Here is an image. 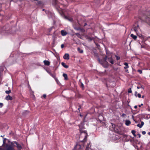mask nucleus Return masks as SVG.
<instances>
[{"instance_id":"f257e3e1","label":"nucleus","mask_w":150,"mask_h":150,"mask_svg":"<svg viewBox=\"0 0 150 150\" xmlns=\"http://www.w3.org/2000/svg\"><path fill=\"white\" fill-rule=\"evenodd\" d=\"M3 146L5 150H16L14 146H16L18 150H21L22 149L21 145L16 141L12 142L9 144L6 143L4 140H3Z\"/></svg>"},{"instance_id":"f03ea898","label":"nucleus","mask_w":150,"mask_h":150,"mask_svg":"<svg viewBox=\"0 0 150 150\" xmlns=\"http://www.w3.org/2000/svg\"><path fill=\"white\" fill-rule=\"evenodd\" d=\"M76 1V0H53L52 2V5L58 10L59 9H62V6H67L66 2H70Z\"/></svg>"},{"instance_id":"7ed1b4c3","label":"nucleus","mask_w":150,"mask_h":150,"mask_svg":"<svg viewBox=\"0 0 150 150\" xmlns=\"http://www.w3.org/2000/svg\"><path fill=\"white\" fill-rule=\"evenodd\" d=\"M108 58L107 56H106L103 59L98 58V60L99 63L105 68H107L108 66V62L106 61Z\"/></svg>"},{"instance_id":"20e7f679","label":"nucleus","mask_w":150,"mask_h":150,"mask_svg":"<svg viewBox=\"0 0 150 150\" xmlns=\"http://www.w3.org/2000/svg\"><path fill=\"white\" fill-rule=\"evenodd\" d=\"M80 132L81 134L79 136V139H83V140H80V141L82 142H86V141L88 135L87 132L86 131H82L80 130Z\"/></svg>"},{"instance_id":"39448f33","label":"nucleus","mask_w":150,"mask_h":150,"mask_svg":"<svg viewBox=\"0 0 150 150\" xmlns=\"http://www.w3.org/2000/svg\"><path fill=\"white\" fill-rule=\"evenodd\" d=\"M78 23L80 26H85L87 25V23L85 22L84 20L82 21L80 19V21H78Z\"/></svg>"},{"instance_id":"423d86ee","label":"nucleus","mask_w":150,"mask_h":150,"mask_svg":"<svg viewBox=\"0 0 150 150\" xmlns=\"http://www.w3.org/2000/svg\"><path fill=\"white\" fill-rule=\"evenodd\" d=\"M5 68L4 67H0V75L3 74L4 71V69Z\"/></svg>"},{"instance_id":"0eeeda50","label":"nucleus","mask_w":150,"mask_h":150,"mask_svg":"<svg viewBox=\"0 0 150 150\" xmlns=\"http://www.w3.org/2000/svg\"><path fill=\"white\" fill-rule=\"evenodd\" d=\"M61 33L62 36H64L67 35V32L64 30H62L61 31Z\"/></svg>"},{"instance_id":"6e6552de","label":"nucleus","mask_w":150,"mask_h":150,"mask_svg":"<svg viewBox=\"0 0 150 150\" xmlns=\"http://www.w3.org/2000/svg\"><path fill=\"white\" fill-rule=\"evenodd\" d=\"M64 59H65L68 60L69 59V54H65L63 57Z\"/></svg>"},{"instance_id":"1a4fd4ad","label":"nucleus","mask_w":150,"mask_h":150,"mask_svg":"<svg viewBox=\"0 0 150 150\" xmlns=\"http://www.w3.org/2000/svg\"><path fill=\"white\" fill-rule=\"evenodd\" d=\"M108 61L111 64H113L114 63V60L112 57L108 58Z\"/></svg>"},{"instance_id":"9d476101","label":"nucleus","mask_w":150,"mask_h":150,"mask_svg":"<svg viewBox=\"0 0 150 150\" xmlns=\"http://www.w3.org/2000/svg\"><path fill=\"white\" fill-rule=\"evenodd\" d=\"M146 22L149 25H150V18L148 17H146L145 20Z\"/></svg>"},{"instance_id":"9b49d317","label":"nucleus","mask_w":150,"mask_h":150,"mask_svg":"<svg viewBox=\"0 0 150 150\" xmlns=\"http://www.w3.org/2000/svg\"><path fill=\"white\" fill-rule=\"evenodd\" d=\"M5 99L8 100H13V98L11 96H10L8 95L6 97Z\"/></svg>"},{"instance_id":"f8f14e48","label":"nucleus","mask_w":150,"mask_h":150,"mask_svg":"<svg viewBox=\"0 0 150 150\" xmlns=\"http://www.w3.org/2000/svg\"><path fill=\"white\" fill-rule=\"evenodd\" d=\"M86 38L89 41H91L94 39V38L93 37H91L88 35L86 36Z\"/></svg>"},{"instance_id":"ddd939ff","label":"nucleus","mask_w":150,"mask_h":150,"mask_svg":"<svg viewBox=\"0 0 150 150\" xmlns=\"http://www.w3.org/2000/svg\"><path fill=\"white\" fill-rule=\"evenodd\" d=\"M52 77L55 79L56 81V82L59 85H61V83L59 81L58 79L55 78V76H52Z\"/></svg>"},{"instance_id":"4468645a","label":"nucleus","mask_w":150,"mask_h":150,"mask_svg":"<svg viewBox=\"0 0 150 150\" xmlns=\"http://www.w3.org/2000/svg\"><path fill=\"white\" fill-rule=\"evenodd\" d=\"M144 124V122L143 121H141V124H138L137 125V126L138 127H139L140 128H141L143 126Z\"/></svg>"},{"instance_id":"2eb2a0df","label":"nucleus","mask_w":150,"mask_h":150,"mask_svg":"<svg viewBox=\"0 0 150 150\" xmlns=\"http://www.w3.org/2000/svg\"><path fill=\"white\" fill-rule=\"evenodd\" d=\"M134 95L136 97H138L139 98L141 97V95L140 93H138L137 91H135L134 93Z\"/></svg>"},{"instance_id":"dca6fc26","label":"nucleus","mask_w":150,"mask_h":150,"mask_svg":"<svg viewBox=\"0 0 150 150\" xmlns=\"http://www.w3.org/2000/svg\"><path fill=\"white\" fill-rule=\"evenodd\" d=\"M45 65L49 66L50 64V62L47 60H44L43 62Z\"/></svg>"},{"instance_id":"f3484780","label":"nucleus","mask_w":150,"mask_h":150,"mask_svg":"<svg viewBox=\"0 0 150 150\" xmlns=\"http://www.w3.org/2000/svg\"><path fill=\"white\" fill-rule=\"evenodd\" d=\"M125 122V124L127 126H129L131 123L130 121L129 120H126Z\"/></svg>"},{"instance_id":"a211bd4d","label":"nucleus","mask_w":150,"mask_h":150,"mask_svg":"<svg viewBox=\"0 0 150 150\" xmlns=\"http://www.w3.org/2000/svg\"><path fill=\"white\" fill-rule=\"evenodd\" d=\"M91 146V145H90V143H88L86 146V149L85 150H89Z\"/></svg>"},{"instance_id":"6ab92c4d","label":"nucleus","mask_w":150,"mask_h":150,"mask_svg":"<svg viewBox=\"0 0 150 150\" xmlns=\"http://www.w3.org/2000/svg\"><path fill=\"white\" fill-rule=\"evenodd\" d=\"M124 65H125V67H124V68L125 69H127L129 67L128 66V64L127 63L125 62L124 63Z\"/></svg>"},{"instance_id":"aec40b11","label":"nucleus","mask_w":150,"mask_h":150,"mask_svg":"<svg viewBox=\"0 0 150 150\" xmlns=\"http://www.w3.org/2000/svg\"><path fill=\"white\" fill-rule=\"evenodd\" d=\"M130 36L131 37H132L133 39L135 40L137 38V37L135 35H134L133 34H132L130 35Z\"/></svg>"},{"instance_id":"412c9836","label":"nucleus","mask_w":150,"mask_h":150,"mask_svg":"<svg viewBox=\"0 0 150 150\" xmlns=\"http://www.w3.org/2000/svg\"><path fill=\"white\" fill-rule=\"evenodd\" d=\"M61 64H62V65L65 68H67L68 67V65H67L66 64H65L63 62H62L61 63Z\"/></svg>"},{"instance_id":"4be33fe9","label":"nucleus","mask_w":150,"mask_h":150,"mask_svg":"<svg viewBox=\"0 0 150 150\" xmlns=\"http://www.w3.org/2000/svg\"><path fill=\"white\" fill-rule=\"evenodd\" d=\"M77 50L80 53H82L83 52V50L80 49V48H79V47L78 48Z\"/></svg>"},{"instance_id":"5701e85b","label":"nucleus","mask_w":150,"mask_h":150,"mask_svg":"<svg viewBox=\"0 0 150 150\" xmlns=\"http://www.w3.org/2000/svg\"><path fill=\"white\" fill-rule=\"evenodd\" d=\"M131 132L132 134H133V135L135 137H136V135L135 134V133L136 132V131L135 130H132V131Z\"/></svg>"},{"instance_id":"b1692460","label":"nucleus","mask_w":150,"mask_h":150,"mask_svg":"<svg viewBox=\"0 0 150 150\" xmlns=\"http://www.w3.org/2000/svg\"><path fill=\"white\" fill-rule=\"evenodd\" d=\"M78 147L79 149H80L81 147V146L80 145L78 144L76 145V146H75L74 148V149H76V147Z\"/></svg>"},{"instance_id":"393cba45","label":"nucleus","mask_w":150,"mask_h":150,"mask_svg":"<svg viewBox=\"0 0 150 150\" xmlns=\"http://www.w3.org/2000/svg\"><path fill=\"white\" fill-rule=\"evenodd\" d=\"M81 83V84L80 86V87L81 88H82V90H83L84 88V85L82 83Z\"/></svg>"},{"instance_id":"a878e982","label":"nucleus","mask_w":150,"mask_h":150,"mask_svg":"<svg viewBox=\"0 0 150 150\" xmlns=\"http://www.w3.org/2000/svg\"><path fill=\"white\" fill-rule=\"evenodd\" d=\"M35 1H37V4L38 5H40L41 4V2L40 1H39L38 0H34Z\"/></svg>"},{"instance_id":"bb28decb","label":"nucleus","mask_w":150,"mask_h":150,"mask_svg":"<svg viewBox=\"0 0 150 150\" xmlns=\"http://www.w3.org/2000/svg\"><path fill=\"white\" fill-rule=\"evenodd\" d=\"M116 59L117 60H119L120 59V57L119 56H118L117 55H115Z\"/></svg>"},{"instance_id":"cd10ccee","label":"nucleus","mask_w":150,"mask_h":150,"mask_svg":"<svg viewBox=\"0 0 150 150\" xmlns=\"http://www.w3.org/2000/svg\"><path fill=\"white\" fill-rule=\"evenodd\" d=\"M11 92V91L10 90H9L8 91H5V93L8 94H9Z\"/></svg>"},{"instance_id":"c85d7f7f","label":"nucleus","mask_w":150,"mask_h":150,"mask_svg":"<svg viewBox=\"0 0 150 150\" xmlns=\"http://www.w3.org/2000/svg\"><path fill=\"white\" fill-rule=\"evenodd\" d=\"M75 35H76L78 38H80L81 37V35L78 33H75Z\"/></svg>"},{"instance_id":"c756f323","label":"nucleus","mask_w":150,"mask_h":150,"mask_svg":"<svg viewBox=\"0 0 150 150\" xmlns=\"http://www.w3.org/2000/svg\"><path fill=\"white\" fill-rule=\"evenodd\" d=\"M74 29L77 30H79L80 29V28L79 27H75Z\"/></svg>"},{"instance_id":"7c9ffc66","label":"nucleus","mask_w":150,"mask_h":150,"mask_svg":"<svg viewBox=\"0 0 150 150\" xmlns=\"http://www.w3.org/2000/svg\"><path fill=\"white\" fill-rule=\"evenodd\" d=\"M137 72H138L140 74H142V70H137Z\"/></svg>"},{"instance_id":"2f4dec72","label":"nucleus","mask_w":150,"mask_h":150,"mask_svg":"<svg viewBox=\"0 0 150 150\" xmlns=\"http://www.w3.org/2000/svg\"><path fill=\"white\" fill-rule=\"evenodd\" d=\"M139 28V26L138 25L137 27L136 28V27H135L134 28V30L136 32L137 31V28Z\"/></svg>"},{"instance_id":"473e14b6","label":"nucleus","mask_w":150,"mask_h":150,"mask_svg":"<svg viewBox=\"0 0 150 150\" xmlns=\"http://www.w3.org/2000/svg\"><path fill=\"white\" fill-rule=\"evenodd\" d=\"M64 78V79L65 80H67L68 79V77H67V76H63Z\"/></svg>"},{"instance_id":"72a5a7b5","label":"nucleus","mask_w":150,"mask_h":150,"mask_svg":"<svg viewBox=\"0 0 150 150\" xmlns=\"http://www.w3.org/2000/svg\"><path fill=\"white\" fill-rule=\"evenodd\" d=\"M4 105V104L3 103H0V107L1 108Z\"/></svg>"},{"instance_id":"f704fd0d","label":"nucleus","mask_w":150,"mask_h":150,"mask_svg":"<svg viewBox=\"0 0 150 150\" xmlns=\"http://www.w3.org/2000/svg\"><path fill=\"white\" fill-rule=\"evenodd\" d=\"M46 96V94H43V96H42L41 98H42V97H43L45 98Z\"/></svg>"},{"instance_id":"c9c22d12","label":"nucleus","mask_w":150,"mask_h":150,"mask_svg":"<svg viewBox=\"0 0 150 150\" xmlns=\"http://www.w3.org/2000/svg\"><path fill=\"white\" fill-rule=\"evenodd\" d=\"M81 108V106L80 105H79V108H78V109L79 110V111H80V109Z\"/></svg>"},{"instance_id":"e433bc0d","label":"nucleus","mask_w":150,"mask_h":150,"mask_svg":"<svg viewBox=\"0 0 150 150\" xmlns=\"http://www.w3.org/2000/svg\"><path fill=\"white\" fill-rule=\"evenodd\" d=\"M61 48H63L64 47V45L63 44H62L61 45Z\"/></svg>"},{"instance_id":"4c0bfd02","label":"nucleus","mask_w":150,"mask_h":150,"mask_svg":"<svg viewBox=\"0 0 150 150\" xmlns=\"http://www.w3.org/2000/svg\"><path fill=\"white\" fill-rule=\"evenodd\" d=\"M130 90H129L128 91V92L129 93H132V90H131V89L130 88Z\"/></svg>"},{"instance_id":"58836bf2","label":"nucleus","mask_w":150,"mask_h":150,"mask_svg":"<svg viewBox=\"0 0 150 150\" xmlns=\"http://www.w3.org/2000/svg\"><path fill=\"white\" fill-rule=\"evenodd\" d=\"M146 132L145 131H143L142 132V134H143V135H144L146 134Z\"/></svg>"},{"instance_id":"ea45409f","label":"nucleus","mask_w":150,"mask_h":150,"mask_svg":"<svg viewBox=\"0 0 150 150\" xmlns=\"http://www.w3.org/2000/svg\"><path fill=\"white\" fill-rule=\"evenodd\" d=\"M84 30V29H83L80 28V29L79 30H80L81 31H83Z\"/></svg>"},{"instance_id":"a19ab883","label":"nucleus","mask_w":150,"mask_h":150,"mask_svg":"<svg viewBox=\"0 0 150 150\" xmlns=\"http://www.w3.org/2000/svg\"><path fill=\"white\" fill-rule=\"evenodd\" d=\"M126 114H124V113H123L122 114V117H124L125 116H126Z\"/></svg>"},{"instance_id":"79ce46f5","label":"nucleus","mask_w":150,"mask_h":150,"mask_svg":"<svg viewBox=\"0 0 150 150\" xmlns=\"http://www.w3.org/2000/svg\"><path fill=\"white\" fill-rule=\"evenodd\" d=\"M137 135L138 136L139 138H140L141 137V135L140 134H138Z\"/></svg>"},{"instance_id":"37998d69","label":"nucleus","mask_w":150,"mask_h":150,"mask_svg":"<svg viewBox=\"0 0 150 150\" xmlns=\"http://www.w3.org/2000/svg\"><path fill=\"white\" fill-rule=\"evenodd\" d=\"M143 105V104L142 103L141 105H139V107H140L141 106H142Z\"/></svg>"},{"instance_id":"c03bdc74","label":"nucleus","mask_w":150,"mask_h":150,"mask_svg":"<svg viewBox=\"0 0 150 150\" xmlns=\"http://www.w3.org/2000/svg\"><path fill=\"white\" fill-rule=\"evenodd\" d=\"M137 105H135V106H134V108H135V109H137Z\"/></svg>"},{"instance_id":"a18cd8bd","label":"nucleus","mask_w":150,"mask_h":150,"mask_svg":"<svg viewBox=\"0 0 150 150\" xmlns=\"http://www.w3.org/2000/svg\"><path fill=\"white\" fill-rule=\"evenodd\" d=\"M148 134H149V135L150 136V132H149L148 133Z\"/></svg>"},{"instance_id":"49530a36","label":"nucleus","mask_w":150,"mask_h":150,"mask_svg":"<svg viewBox=\"0 0 150 150\" xmlns=\"http://www.w3.org/2000/svg\"><path fill=\"white\" fill-rule=\"evenodd\" d=\"M62 75H67V74H65L64 73V74H63Z\"/></svg>"},{"instance_id":"de8ad7c7","label":"nucleus","mask_w":150,"mask_h":150,"mask_svg":"<svg viewBox=\"0 0 150 150\" xmlns=\"http://www.w3.org/2000/svg\"><path fill=\"white\" fill-rule=\"evenodd\" d=\"M144 96H142V98H144Z\"/></svg>"},{"instance_id":"09e8293b","label":"nucleus","mask_w":150,"mask_h":150,"mask_svg":"<svg viewBox=\"0 0 150 150\" xmlns=\"http://www.w3.org/2000/svg\"><path fill=\"white\" fill-rule=\"evenodd\" d=\"M137 88L138 89H139V88H140V87H139V86H137Z\"/></svg>"},{"instance_id":"8fccbe9b","label":"nucleus","mask_w":150,"mask_h":150,"mask_svg":"<svg viewBox=\"0 0 150 150\" xmlns=\"http://www.w3.org/2000/svg\"><path fill=\"white\" fill-rule=\"evenodd\" d=\"M45 9H42V11H44Z\"/></svg>"},{"instance_id":"3c124183","label":"nucleus","mask_w":150,"mask_h":150,"mask_svg":"<svg viewBox=\"0 0 150 150\" xmlns=\"http://www.w3.org/2000/svg\"><path fill=\"white\" fill-rule=\"evenodd\" d=\"M128 106H130L129 105V104H128Z\"/></svg>"},{"instance_id":"603ef678","label":"nucleus","mask_w":150,"mask_h":150,"mask_svg":"<svg viewBox=\"0 0 150 150\" xmlns=\"http://www.w3.org/2000/svg\"><path fill=\"white\" fill-rule=\"evenodd\" d=\"M114 130H115V128L114 129Z\"/></svg>"},{"instance_id":"864d4df0","label":"nucleus","mask_w":150,"mask_h":150,"mask_svg":"<svg viewBox=\"0 0 150 150\" xmlns=\"http://www.w3.org/2000/svg\"><path fill=\"white\" fill-rule=\"evenodd\" d=\"M127 102L129 103V101H127Z\"/></svg>"},{"instance_id":"5fc2aeb1","label":"nucleus","mask_w":150,"mask_h":150,"mask_svg":"<svg viewBox=\"0 0 150 150\" xmlns=\"http://www.w3.org/2000/svg\"><path fill=\"white\" fill-rule=\"evenodd\" d=\"M127 102L129 103V101H127Z\"/></svg>"},{"instance_id":"6e6d98bb","label":"nucleus","mask_w":150,"mask_h":150,"mask_svg":"<svg viewBox=\"0 0 150 150\" xmlns=\"http://www.w3.org/2000/svg\"><path fill=\"white\" fill-rule=\"evenodd\" d=\"M141 88H143L142 86H141Z\"/></svg>"},{"instance_id":"4d7b16f0","label":"nucleus","mask_w":150,"mask_h":150,"mask_svg":"<svg viewBox=\"0 0 150 150\" xmlns=\"http://www.w3.org/2000/svg\"><path fill=\"white\" fill-rule=\"evenodd\" d=\"M149 16H150V15H149Z\"/></svg>"},{"instance_id":"13d9d810","label":"nucleus","mask_w":150,"mask_h":150,"mask_svg":"<svg viewBox=\"0 0 150 150\" xmlns=\"http://www.w3.org/2000/svg\"><path fill=\"white\" fill-rule=\"evenodd\" d=\"M0 4H1V3H0Z\"/></svg>"}]
</instances>
